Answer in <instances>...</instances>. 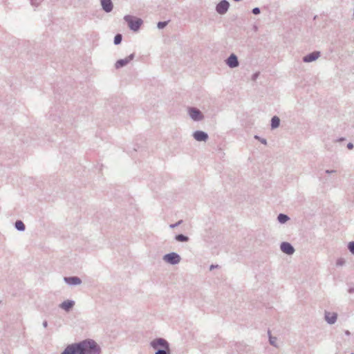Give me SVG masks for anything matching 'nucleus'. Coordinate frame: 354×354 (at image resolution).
<instances>
[{
  "label": "nucleus",
  "mask_w": 354,
  "mask_h": 354,
  "mask_svg": "<svg viewBox=\"0 0 354 354\" xmlns=\"http://www.w3.org/2000/svg\"><path fill=\"white\" fill-rule=\"evenodd\" d=\"M347 147H348V148L349 149H353V144H351V143H348V145H347Z\"/></svg>",
  "instance_id": "26"
},
{
  "label": "nucleus",
  "mask_w": 354,
  "mask_h": 354,
  "mask_svg": "<svg viewBox=\"0 0 354 354\" xmlns=\"http://www.w3.org/2000/svg\"><path fill=\"white\" fill-rule=\"evenodd\" d=\"M151 345L156 350H164L169 348L167 342L161 338L154 339L153 341L151 342Z\"/></svg>",
  "instance_id": "3"
},
{
  "label": "nucleus",
  "mask_w": 354,
  "mask_h": 354,
  "mask_svg": "<svg viewBox=\"0 0 354 354\" xmlns=\"http://www.w3.org/2000/svg\"><path fill=\"white\" fill-rule=\"evenodd\" d=\"M61 354H78L77 344L68 345Z\"/></svg>",
  "instance_id": "6"
},
{
  "label": "nucleus",
  "mask_w": 354,
  "mask_h": 354,
  "mask_svg": "<svg viewBox=\"0 0 354 354\" xmlns=\"http://www.w3.org/2000/svg\"><path fill=\"white\" fill-rule=\"evenodd\" d=\"M78 354H100V348L93 340L77 343Z\"/></svg>",
  "instance_id": "1"
},
{
  "label": "nucleus",
  "mask_w": 354,
  "mask_h": 354,
  "mask_svg": "<svg viewBox=\"0 0 354 354\" xmlns=\"http://www.w3.org/2000/svg\"><path fill=\"white\" fill-rule=\"evenodd\" d=\"M348 249L353 254H354V242L349 243Z\"/></svg>",
  "instance_id": "23"
},
{
  "label": "nucleus",
  "mask_w": 354,
  "mask_h": 354,
  "mask_svg": "<svg viewBox=\"0 0 354 354\" xmlns=\"http://www.w3.org/2000/svg\"><path fill=\"white\" fill-rule=\"evenodd\" d=\"M164 260L169 263L176 264L180 261V257L176 253H170L164 257Z\"/></svg>",
  "instance_id": "4"
},
{
  "label": "nucleus",
  "mask_w": 354,
  "mask_h": 354,
  "mask_svg": "<svg viewBox=\"0 0 354 354\" xmlns=\"http://www.w3.org/2000/svg\"><path fill=\"white\" fill-rule=\"evenodd\" d=\"M281 250L286 254H292L295 250L293 247L288 243L284 242L281 245Z\"/></svg>",
  "instance_id": "8"
},
{
  "label": "nucleus",
  "mask_w": 354,
  "mask_h": 354,
  "mask_svg": "<svg viewBox=\"0 0 354 354\" xmlns=\"http://www.w3.org/2000/svg\"><path fill=\"white\" fill-rule=\"evenodd\" d=\"M122 41V35L118 34L117 35H115V38H114V43L115 44H119Z\"/></svg>",
  "instance_id": "21"
},
{
  "label": "nucleus",
  "mask_w": 354,
  "mask_h": 354,
  "mask_svg": "<svg viewBox=\"0 0 354 354\" xmlns=\"http://www.w3.org/2000/svg\"><path fill=\"white\" fill-rule=\"evenodd\" d=\"M229 8V3L226 1H223L219 3L216 6V10L220 14L225 13Z\"/></svg>",
  "instance_id": "7"
},
{
  "label": "nucleus",
  "mask_w": 354,
  "mask_h": 354,
  "mask_svg": "<svg viewBox=\"0 0 354 354\" xmlns=\"http://www.w3.org/2000/svg\"><path fill=\"white\" fill-rule=\"evenodd\" d=\"M101 5L107 12H111L113 9V4L111 0H101Z\"/></svg>",
  "instance_id": "10"
},
{
  "label": "nucleus",
  "mask_w": 354,
  "mask_h": 354,
  "mask_svg": "<svg viewBox=\"0 0 354 354\" xmlns=\"http://www.w3.org/2000/svg\"><path fill=\"white\" fill-rule=\"evenodd\" d=\"M194 137L198 141H205L207 138V135L203 131H196Z\"/></svg>",
  "instance_id": "13"
},
{
  "label": "nucleus",
  "mask_w": 354,
  "mask_h": 354,
  "mask_svg": "<svg viewBox=\"0 0 354 354\" xmlns=\"http://www.w3.org/2000/svg\"><path fill=\"white\" fill-rule=\"evenodd\" d=\"M176 239L178 241H187L188 240V238L183 234L176 236Z\"/></svg>",
  "instance_id": "20"
},
{
  "label": "nucleus",
  "mask_w": 354,
  "mask_h": 354,
  "mask_svg": "<svg viewBox=\"0 0 354 354\" xmlns=\"http://www.w3.org/2000/svg\"><path fill=\"white\" fill-rule=\"evenodd\" d=\"M326 319L330 324H333L337 319V314L335 313H326Z\"/></svg>",
  "instance_id": "14"
},
{
  "label": "nucleus",
  "mask_w": 354,
  "mask_h": 354,
  "mask_svg": "<svg viewBox=\"0 0 354 354\" xmlns=\"http://www.w3.org/2000/svg\"><path fill=\"white\" fill-rule=\"evenodd\" d=\"M15 227L19 230H24L25 229V225L21 221H18L15 223Z\"/></svg>",
  "instance_id": "18"
},
{
  "label": "nucleus",
  "mask_w": 354,
  "mask_h": 354,
  "mask_svg": "<svg viewBox=\"0 0 354 354\" xmlns=\"http://www.w3.org/2000/svg\"><path fill=\"white\" fill-rule=\"evenodd\" d=\"M133 58V55H131L124 59H121L116 62L115 63V68H120L125 65H127L129 62H131Z\"/></svg>",
  "instance_id": "5"
},
{
  "label": "nucleus",
  "mask_w": 354,
  "mask_h": 354,
  "mask_svg": "<svg viewBox=\"0 0 354 354\" xmlns=\"http://www.w3.org/2000/svg\"><path fill=\"white\" fill-rule=\"evenodd\" d=\"M169 352V348L164 349V350L158 349V350H156V352L155 354H168Z\"/></svg>",
  "instance_id": "22"
},
{
  "label": "nucleus",
  "mask_w": 354,
  "mask_h": 354,
  "mask_svg": "<svg viewBox=\"0 0 354 354\" xmlns=\"http://www.w3.org/2000/svg\"><path fill=\"white\" fill-rule=\"evenodd\" d=\"M65 280L66 281V282L71 284L76 285L80 284L81 283L80 279L76 277L66 278Z\"/></svg>",
  "instance_id": "16"
},
{
  "label": "nucleus",
  "mask_w": 354,
  "mask_h": 354,
  "mask_svg": "<svg viewBox=\"0 0 354 354\" xmlns=\"http://www.w3.org/2000/svg\"><path fill=\"white\" fill-rule=\"evenodd\" d=\"M252 12L255 15H257L260 12V10L258 8H255L253 9Z\"/></svg>",
  "instance_id": "25"
},
{
  "label": "nucleus",
  "mask_w": 354,
  "mask_h": 354,
  "mask_svg": "<svg viewBox=\"0 0 354 354\" xmlns=\"http://www.w3.org/2000/svg\"><path fill=\"white\" fill-rule=\"evenodd\" d=\"M319 52H313V53L309 54L308 55L305 56L304 57V61L305 62H310L317 59L319 57Z\"/></svg>",
  "instance_id": "12"
},
{
  "label": "nucleus",
  "mask_w": 354,
  "mask_h": 354,
  "mask_svg": "<svg viewBox=\"0 0 354 354\" xmlns=\"http://www.w3.org/2000/svg\"><path fill=\"white\" fill-rule=\"evenodd\" d=\"M278 220L280 223H283L288 220V217L283 214H280L278 216Z\"/></svg>",
  "instance_id": "19"
},
{
  "label": "nucleus",
  "mask_w": 354,
  "mask_h": 354,
  "mask_svg": "<svg viewBox=\"0 0 354 354\" xmlns=\"http://www.w3.org/2000/svg\"><path fill=\"white\" fill-rule=\"evenodd\" d=\"M189 115L194 120H199L203 118V115L200 111L196 109H190Z\"/></svg>",
  "instance_id": "9"
},
{
  "label": "nucleus",
  "mask_w": 354,
  "mask_h": 354,
  "mask_svg": "<svg viewBox=\"0 0 354 354\" xmlns=\"http://www.w3.org/2000/svg\"><path fill=\"white\" fill-rule=\"evenodd\" d=\"M227 64L231 68L237 66L239 64L237 57L234 55H231L227 60Z\"/></svg>",
  "instance_id": "11"
},
{
  "label": "nucleus",
  "mask_w": 354,
  "mask_h": 354,
  "mask_svg": "<svg viewBox=\"0 0 354 354\" xmlns=\"http://www.w3.org/2000/svg\"><path fill=\"white\" fill-rule=\"evenodd\" d=\"M279 122H280L279 118L277 116H274L272 118V123H271L272 127V128L278 127L279 125Z\"/></svg>",
  "instance_id": "17"
},
{
  "label": "nucleus",
  "mask_w": 354,
  "mask_h": 354,
  "mask_svg": "<svg viewBox=\"0 0 354 354\" xmlns=\"http://www.w3.org/2000/svg\"><path fill=\"white\" fill-rule=\"evenodd\" d=\"M167 25V22H159L158 24V27L159 28H162Z\"/></svg>",
  "instance_id": "24"
},
{
  "label": "nucleus",
  "mask_w": 354,
  "mask_h": 354,
  "mask_svg": "<svg viewBox=\"0 0 354 354\" xmlns=\"http://www.w3.org/2000/svg\"><path fill=\"white\" fill-rule=\"evenodd\" d=\"M270 343L272 344H274V339H272V338H270Z\"/></svg>",
  "instance_id": "27"
},
{
  "label": "nucleus",
  "mask_w": 354,
  "mask_h": 354,
  "mask_svg": "<svg viewBox=\"0 0 354 354\" xmlns=\"http://www.w3.org/2000/svg\"><path fill=\"white\" fill-rule=\"evenodd\" d=\"M124 19L128 24L129 27L134 31L138 30L142 24V19L131 15H126Z\"/></svg>",
  "instance_id": "2"
},
{
  "label": "nucleus",
  "mask_w": 354,
  "mask_h": 354,
  "mask_svg": "<svg viewBox=\"0 0 354 354\" xmlns=\"http://www.w3.org/2000/svg\"><path fill=\"white\" fill-rule=\"evenodd\" d=\"M74 305V302L72 301H65L61 304V308L66 311H68Z\"/></svg>",
  "instance_id": "15"
}]
</instances>
